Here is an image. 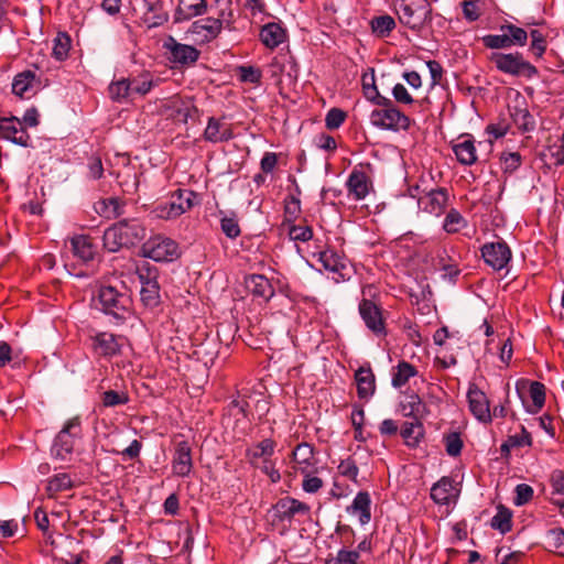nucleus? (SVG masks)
<instances>
[{"mask_svg": "<svg viewBox=\"0 0 564 564\" xmlns=\"http://www.w3.org/2000/svg\"><path fill=\"white\" fill-rule=\"evenodd\" d=\"M453 151L460 164L471 165L477 161L475 143L469 137H460L453 144Z\"/></svg>", "mask_w": 564, "mask_h": 564, "instance_id": "29", "label": "nucleus"}, {"mask_svg": "<svg viewBox=\"0 0 564 564\" xmlns=\"http://www.w3.org/2000/svg\"><path fill=\"white\" fill-rule=\"evenodd\" d=\"M467 221L462 214L456 209H451L444 219L443 229L448 234L458 232L462 228L466 227Z\"/></svg>", "mask_w": 564, "mask_h": 564, "instance_id": "46", "label": "nucleus"}, {"mask_svg": "<svg viewBox=\"0 0 564 564\" xmlns=\"http://www.w3.org/2000/svg\"><path fill=\"white\" fill-rule=\"evenodd\" d=\"M0 135L18 145H29L30 135L17 117H0Z\"/></svg>", "mask_w": 564, "mask_h": 564, "instance_id": "14", "label": "nucleus"}, {"mask_svg": "<svg viewBox=\"0 0 564 564\" xmlns=\"http://www.w3.org/2000/svg\"><path fill=\"white\" fill-rule=\"evenodd\" d=\"M361 84L365 97L375 105L379 102L380 98H386L384 96H381L380 93L378 91L373 69H370L369 73H365L362 75Z\"/></svg>", "mask_w": 564, "mask_h": 564, "instance_id": "43", "label": "nucleus"}, {"mask_svg": "<svg viewBox=\"0 0 564 564\" xmlns=\"http://www.w3.org/2000/svg\"><path fill=\"white\" fill-rule=\"evenodd\" d=\"M355 380L360 399H368L375 393V375L370 367H360L355 373Z\"/></svg>", "mask_w": 564, "mask_h": 564, "instance_id": "28", "label": "nucleus"}, {"mask_svg": "<svg viewBox=\"0 0 564 564\" xmlns=\"http://www.w3.org/2000/svg\"><path fill=\"white\" fill-rule=\"evenodd\" d=\"M219 215L221 231L226 235V237L230 239L237 238L241 230L236 214H226L224 212H219Z\"/></svg>", "mask_w": 564, "mask_h": 564, "instance_id": "45", "label": "nucleus"}, {"mask_svg": "<svg viewBox=\"0 0 564 564\" xmlns=\"http://www.w3.org/2000/svg\"><path fill=\"white\" fill-rule=\"evenodd\" d=\"M153 78L150 74H142L138 77L129 79L132 99L134 96H144L153 87Z\"/></svg>", "mask_w": 564, "mask_h": 564, "instance_id": "44", "label": "nucleus"}, {"mask_svg": "<svg viewBox=\"0 0 564 564\" xmlns=\"http://www.w3.org/2000/svg\"><path fill=\"white\" fill-rule=\"evenodd\" d=\"M469 410L481 423L491 422V410L489 400L484 391L476 384H470L467 392Z\"/></svg>", "mask_w": 564, "mask_h": 564, "instance_id": "13", "label": "nucleus"}, {"mask_svg": "<svg viewBox=\"0 0 564 564\" xmlns=\"http://www.w3.org/2000/svg\"><path fill=\"white\" fill-rule=\"evenodd\" d=\"M109 94L110 97L116 101L132 99L129 79L123 78L115 83H111L109 86Z\"/></svg>", "mask_w": 564, "mask_h": 564, "instance_id": "49", "label": "nucleus"}, {"mask_svg": "<svg viewBox=\"0 0 564 564\" xmlns=\"http://www.w3.org/2000/svg\"><path fill=\"white\" fill-rule=\"evenodd\" d=\"M359 313L366 326L376 335L384 334V323L380 308L370 300L359 303Z\"/></svg>", "mask_w": 564, "mask_h": 564, "instance_id": "19", "label": "nucleus"}, {"mask_svg": "<svg viewBox=\"0 0 564 564\" xmlns=\"http://www.w3.org/2000/svg\"><path fill=\"white\" fill-rule=\"evenodd\" d=\"M392 96L397 102L402 105H412L414 102L413 97L402 84H395L393 86Z\"/></svg>", "mask_w": 564, "mask_h": 564, "instance_id": "62", "label": "nucleus"}, {"mask_svg": "<svg viewBox=\"0 0 564 564\" xmlns=\"http://www.w3.org/2000/svg\"><path fill=\"white\" fill-rule=\"evenodd\" d=\"M169 116L177 122L186 123L192 112L195 110L193 102L189 99H182L178 97L171 98L166 105Z\"/></svg>", "mask_w": 564, "mask_h": 564, "instance_id": "26", "label": "nucleus"}, {"mask_svg": "<svg viewBox=\"0 0 564 564\" xmlns=\"http://www.w3.org/2000/svg\"><path fill=\"white\" fill-rule=\"evenodd\" d=\"M346 187L349 196L362 200L372 189V182L366 171L355 167L347 178Z\"/></svg>", "mask_w": 564, "mask_h": 564, "instance_id": "15", "label": "nucleus"}, {"mask_svg": "<svg viewBox=\"0 0 564 564\" xmlns=\"http://www.w3.org/2000/svg\"><path fill=\"white\" fill-rule=\"evenodd\" d=\"M530 36L532 40L531 46H532L534 54H536L538 56H541L545 52V48H546V42H545V37H544L543 33L540 32L539 30H532L530 32Z\"/></svg>", "mask_w": 564, "mask_h": 564, "instance_id": "63", "label": "nucleus"}, {"mask_svg": "<svg viewBox=\"0 0 564 564\" xmlns=\"http://www.w3.org/2000/svg\"><path fill=\"white\" fill-rule=\"evenodd\" d=\"M35 82V74L31 70H25L18 74L12 83V91L20 97H30L33 91V84Z\"/></svg>", "mask_w": 564, "mask_h": 564, "instance_id": "37", "label": "nucleus"}, {"mask_svg": "<svg viewBox=\"0 0 564 564\" xmlns=\"http://www.w3.org/2000/svg\"><path fill=\"white\" fill-rule=\"evenodd\" d=\"M285 32L278 23H268L260 31V40L268 48H275L284 42Z\"/></svg>", "mask_w": 564, "mask_h": 564, "instance_id": "33", "label": "nucleus"}, {"mask_svg": "<svg viewBox=\"0 0 564 564\" xmlns=\"http://www.w3.org/2000/svg\"><path fill=\"white\" fill-rule=\"evenodd\" d=\"M490 61L498 70L508 75L532 78L538 74L536 67L520 53H492Z\"/></svg>", "mask_w": 564, "mask_h": 564, "instance_id": "4", "label": "nucleus"}, {"mask_svg": "<svg viewBox=\"0 0 564 564\" xmlns=\"http://www.w3.org/2000/svg\"><path fill=\"white\" fill-rule=\"evenodd\" d=\"M234 138L231 126L220 119L214 117L208 119L207 127L204 131V139L212 143H220L229 141Z\"/></svg>", "mask_w": 564, "mask_h": 564, "instance_id": "24", "label": "nucleus"}, {"mask_svg": "<svg viewBox=\"0 0 564 564\" xmlns=\"http://www.w3.org/2000/svg\"><path fill=\"white\" fill-rule=\"evenodd\" d=\"M293 462L296 469L303 474H313L316 469V460L314 457V448L308 443L299 444L292 453Z\"/></svg>", "mask_w": 564, "mask_h": 564, "instance_id": "22", "label": "nucleus"}, {"mask_svg": "<svg viewBox=\"0 0 564 564\" xmlns=\"http://www.w3.org/2000/svg\"><path fill=\"white\" fill-rule=\"evenodd\" d=\"M310 506L291 497L280 499L273 506L274 517L281 522H291L297 514H308Z\"/></svg>", "mask_w": 564, "mask_h": 564, "instance_id": "16", "label": "nucleus"}, {"mask_svg": "<svg viewBox=\"0 0 564 564\" xmlns=\"http://www.w3.org/2000/svg\"><path fill=\"white\" fill-rule=\"evenodd\" d=\"M401 435L408 446L415 447L424 435L423 424L420 420L405 422L402 426Z\"/></svg>", "mask_w": 564, "mask_h": 564, "instance_id": "39", "label": "nucleus"}, {"mask_svg": "<svg viewBox=\"0 0 564 564\" xmlns=\"http://www.w3.org/2000/svg\"><path fill=\"white\" fill-rule=\"evenodd\" d=\"M143 254L156 262H172L180 258L181 251L175 240L155 236L143 245Z\"/></svg>", "mask_w": 564, "mask_h": 564, "instance_id": "6", "label": "nucleus"}, {"mask_svg": "<svg viewBox=\"0 0 564 564\" xmlns=\"http://www.w3.org/2000/svg\"><path fill=\"white\" fill-rule=\"evenodd\" d=\"M346 119V113L338 109V108H332L325 118V123L328 129H337L339 128Z\"/></svg>", "mask_w": 564, "mask_h": 564, "instance_id": "58", "label": "nucleus"}, {"mask_svg": "<svg viewBox=\"0 0 564 564\" xmlns=\"http://www.w3.org/2000/svg\"><path fill=\"white\" fill-rule=\"evenodd\" d=\"M500 30L507 32L511 46H524L527 44L528 33L524 29L513 24H505L501 25Z\"/></svg>", "mask_w": 564, "mask_h": 564, "instance_id": "50", "label": "nucleus"}, {"mask_svg": "<svg viewBox=\"0 0 564 564\" xmlns=\"http://www.w3.org/2000/svg\"><path fill=\"white\" fill-rule=\"evenodd\" d=\"M519 397L523 400V393L529 392L532 405L528 408L531 413H536L542 409L545 402V387L539 381L519 380L516 384Z\"/></svg>", "mask_w": 564, "mask_h": 564, "instance_id": "17", "label": "nucleus"}, {"mask_svg": "<svg viewBox=\"0 0 564 564\" xmlns=\"http://www.w3.org/2000/svg\"><path fill=\"white\" fill-rule=\"evenodd\" d=\"M512 120L518 129L522 131H531L534 129V119L525 108H514L511 112Z\"/></svg>", "mask_w": 564, "mask_h": 564, "instance_id": "47", "label": "nucleus"}, {"mask_svg": "<svg viewBox=\"0 0 564 564\" xmlns=\"http://www.w3.org/2000/svg\"><path fill=\"white\" fill-rule=\"evenodd\" d=\"M208 11L207 0H178L175 10V21H188L196 17H202Z\"/></svg>", "mask_w": 564, "mask_h": 564, "instance_id": "23", "label": "nucleus"}, {"mask_svg": "<svg viewBox=\"0 0 564 564\" xmlns=\"http://www.w3.org/2000/svg\"><path fill=\"white\" fill-rule=\"evenodd\" d=\"M217 8V15L221 17V20L227 23H234V10L231 0H214Z\"/></svg>", "mask_w": 564, "mask_h": 564, "instance_id": "57", "label": "nucleus"}, {"mask_svg": "<svg viewBox=\"0 0 564 564\" xmlns=\"http://www.w3.org/2000/svg\"><path fill=\"white\" fill-rule=\"evenodd\" d=\"M319 261L325 270L338 273L343 279L347 275V262L333 250H325L319 253Z\"/></svg>", "mask_w": 564, "mask_h": 564, "instance_id": "32", "label": "nucleus"}, {"mask_svg": "<svg viewBox=\"0 0 564 564\" xmlns=\"http://www.w3.org/2000/svg\"><path fill=\"white\" fill-rule=\"evenodd\" d=\"M72 250L76 258L83 262H88L94 259L96 248L90 242L87 236H75L70 239Z\"/></svg>", "mask_w": 564, "mask_h": 564, "instance_id": "34", "label": "nucleus"}, {"mask_svg": "<svg viewBox=\"0 0 564 564\" xmlns=\"http://www.w3.org/2000/svg\"><path fill=\"white\" fill-rule=\"evenodd\" d=\"M371 499L367 491H360L356 495L352 503L347 508V511L358 517L361 524H367L371 519Z\"/></svg>", "mask_w": 564, "mask_h": 564, "instance_id": "27", "label": "nucleus"}, {"mask_svg": "<svg viewBox=\"0 0 564 564\" xmlns=\"http://www.w3.org/2000/svg\"><path fill=\"white\" fill-rule=\"evenodd\" d=\"M147 6V12L144 13V21L150 28H155L164 24L169 15L163 10L162 4L159 0H143Z\"/></svg>", "mask_w": 564, "mask_h": 564, "instance_id": "36", "label": "nucleus"}, {"mask_svg": "<svg viewBox=\"0 0 564 564\" xmlns=\"http://www.w3.org/2000/svg\"><path fill=\"white\" fill-rule=\"evenodd\" d=\"M72 46L70 36L67 33L59 32L53 40L52 55L57 61L67 58Z\"/></svg>", "mask_w": 564, "mask_h": 564, "instance_id": "42", "label": "nucleus"}, {"mask_svg": "<svg viewBox=\"0 0 564 564\" xmlns=\"http://www.w3.org/2000/svg\"><path fill=\"white\" fill-rule=\"evenodd\" d=\"M231 29L232 23H227L217 18H204L193 22L187 31L191 39L197 44H206L218 37L221 30Z\"/></svg>", "mask_w": 564, "mask_h": 564, "instance_id": "7", "label": "nucleus"}, {"mask_svg": "<svg viewBox=\"0 0 564 564\" xmlns=\"http://www.w3.org/2000/svg\"><path fill=\"white\" fill-rule=\"evenodd\" d=\"M90 338L95 354L106 358L120 355L128 345L126 337L109 332L96 333Z\"/></svg>", "mask_w": 564, "mask_h": 564, "instance_id": "10", "label": "nucleus"}, {"mask_svg": "<svg viewBox=\"0 0 564 564\" xmlns=\"http://www.w3.org/2000/svg\"><path fill=\"white\" fill-rule=\"evenodd\" d=\"M417 375L416 368L408 361H400L392 371L391 383L394 388H401Z\"/></svg>", "mask_w": 564, "mask_h": 564, "instance_id": "38", "label": "nucleus"}, {"mask_svg": "<svg viewBox=\"0 0 564 564\" xmlns=\"http://www.w3.org/2000/svg\"><path fill=\"white\" fill-rule=\"evenodd\" d=\"M246 286L252 295L265 301H269L274 294V290L270 281L261 274H252L248 276L246 279Z\"/></svg>", "mask_w": 564, "mask_h": 564, "instance_id": "30", "label": "nucleus"}, {"mask_svg": "<svg viewBox=\"0 0 564 564\" xmlns=\"http://www.w3.org/2000/svg\"><path fill=\"white\" fill-rule=\"evenodd\" d=\"M411 195L413 197H417V206L420 210L434 215L436 217L441 216L446 207L448 195L446 189L444 188H431L420 189V186H415L411 189Z\"/></svg>", "mask_w": 564, "mask_h": 564, "instance_id": "8", "label": "nucleus"}, {"mask_svg": "<svg viewBox=\"0 0 564 564\" xmlns=\"http://www.w3.org/2000/svg\"><path fill=\"white\" fill-rule=\"evenodd\" d=\"M74 486L75 481L69 474L59 473L48 479L46 491L50 497H53L58 492L72 489Z\"/></svg>", "mask_w": 564, "mask_h": 564, "instance_id": "40", "label": "nucleus"}, {"mask_svg": "<svg viewBox=\"0 0 564 564\" xmlns=\"http://www.w3.org/2000/svg\"><path fill=\"white\" fill-rule=\"evenodd\" d=\"M338 471L341 476H345L355 482L357 481L359 469L354 459L347 458L341 460L338 465Z\"/></svg>", "mask_w": 564, "mask_h": 564, "instance_id": "60", "label": "nucleus"}, {"mask_svg": "<svg viewBox=\"0 0 564 564\" xmlns=\"http://www.w3.org/2000/svg\"><path fill=\"white\" fill-rule=\"evenodd\" d=\"M459 495V489L449 477H442L431 488V498L437 505H449L454 502Z\"/></svg>", "mask_w": 564, "mask_h": 564, "instance_id": "20", "label": "nucleus"}, {"mask_svg": "<svg viewBox=\"0 0 564 564\" xmlns=\"http://www.w3.org/2000/svg\"><path fill=\"white\" fill-rule=\"evenodd\" d=\"M129 402V397L124 391L108 390L102 393V403L105 406L123 405Z\"/></svg>", "mask_w": 564, "mask_h": 564, "instance_id": "54", "label": "nucleus"}, {"mask_svg": "<svg viewBox=\"0 0 564 564\" xmlns=\"http://www.w3.org/2000/svg\"><path fill=\"white\" fill-rule=\"evenodd\" d=\"M164 47L169 53V61L181 66L193 65L200 54L196 47L178 43L173 37L164 43Z\"/></svg>", "mask_w": 564, "mask_h": 564, "instance_id": "12", "label": "nucleus"}, {"mask_svg": "<svg viewBox=\"0 0 564 564\" xmlns=\"http://www.w3.org/2000/svg\"><path fill=\"white\" fill-rule=\"evenodd\" d=\"M359 552L350 550H340L335 557L334 564H360Z\"/></svg>", "mask_w": 564, "mask_h": 564, "instance_id": "64", "label": "nucleus"}, {"mask_svg": "<svg viewBox=\"0 0 564 564\" xmlns=\"http://www.w3.org/2000/svg\"><path fill=\"white\" fill-rule=\"evenodd\" d=\"M139 279L141 282L140 296L142 303L148 307H154L160 302V286L156 281V275L151 271L147 273L140 272Z\"/></svg>", "mask_w": 564, "mask_h": 564, "instance_id": "21", "label": "nucleus"}, {"mask_svg": "<svg viewBox=\"0 0 564 564\" xmlns=\"http://www.w3.org/2000/svg\"><path fill=\"white\" fill-rule=\"evenodd\" d=\"M80 421L78 417L69 419L55 437L52 455L56 459L66 460L73 453L75 437L79 434Z\"/></svg>", "mask_w": 564, "mask_h": 564, "instance_id": "9", "label": "nucleus"}, {"mask_svg": "<svg viewBox=\"0 0 564 564\" xmlns=\"http://www.w3.org/2000/svg\"><path fill=\"white\" fill-rule=\"evenodd\" d=\"M482 43L486 47L491 50H501L511 47L507 32L502 31V34H488L482 36Z\"/></svg>", "mask_w": 564, "mask_h": 564, "instance_id": "53", "label": "nucleus"}, {"mask_svg": "<svg viewBox=\"0 0 564 564\" xmlns=\"http://www.w3.org/2000/svg\"><path fill=\"white\" fill-rule=\"evenodd\" d=\"M369 116L370 123L387 131H406L410 128V118L400 111L389 98H380Z\"/></svg>", "mask_w": 564, "mask_h": 564, "instance_id": "1", "label": "nucleus"}, {"mask_svg": "<svg viewBox=\"0 0 564 564\" xmlns=\"http://www.w3.org/2000/svg\"><path fill=\"white\" fill-rule=\"evenodd\" d=\"M491 527L494 529L499 530L501 533H507L511 530V512L500 507L498 508L497 513L494 516L491 520Z\"/></svg>", "mask_w": 564, "mask_h": 564, "instance_id": "51", "label": "nucleus"}, {"mask_svg": "<svg viewBox=\"0 0 564 564\" xmlns=\"http://www.w3.org/2000/svg\"><path fill=\"white\" fill-rule=\"evenodd\" d=\"M115 225L122 232L128 247L134 246L145 237V228L138 219H123Z\"/></svg>", "mask_w": 564, "mask_h": 564, "instance_id": "25", "label": "nucleus"}, {"mask_svg": "<svg viewBox=\"0 0 564 564\" xmlns=\"http://www.w3.org/2000/svg\"><path fill=\"white\" fill-rule=\"evenodd\" d=\"M446 453L449 456H458L463 448V442L459 434L451 433L445 437Z\"/></svg>", "mask_w": 564, "mask_h": 564, "instance_id": "59", "label": "nucleus"}, {"mask_svg": "<svg viewBox=\"0 0 564 564\" xmlns=\"http://www.w3.org/2000/svg\"><path fill=\"white\" fill-rule=\"evenodd\" d=\"M101 310L113 316L117 322L124 321L130 314L131 300L127 293L119 292L116 288L104 285L98 293Z\"/></svg>", "mask_w": 564, "mask_h": 564, "instance_id": "3", "label": "nucleus"}, {"mask_svg": "<svg viewBox=\"0 0 564 564\" xmlns=\"http://www.w3.org/2000/svg\"><path fill=\"white\" fill-rule=\"evenodd\" d=\"M545 542L547 547L561 555H564V530L561 528L551 529L546 532Z\"/></svg>", "mask_w": 564, "mask_h": 564, "instance_id": "48", "label": "nucleus"}, {"mask_svg": "<svg viewBox=\"0 0 564 564\" xmlns=\"http://www.w3.org/2000/svg\"><path fill=\"white\" fill-rule=\"evenodd\" d=\"M102 239L105 248L110 252H117L119 249L128 247L123 240L122 232L116 227V225L106 229Z\"/></svg>", "mask_w": 564, "mask_h": 564, "instance_id": "41", "label": "nucleus"}, {"mask_svg": "<svg viewBox=\"0 0 564 564\" xmlns=\"http://www.w3.org/2000/svg\"><path fill=\"white\" fill-rule=\"evenodd\" d=\"M395 26V22L390 15H380L371 21L372 31L379 36H387Z\"/></svg>", "mask_w": 564, "mask_h": 564, "instance_id": "52", "label": "nucleus"}, {"mask_svg": "<svg viewBox=\"0 0 564 564\" xmlns=\"http://www.w3.org/2000/svg\"><path fill=\"white\" fill-rule=\"evenodd\" d=\"M197 194L189 189H177L169 202L162 203L152 209L153 217L172 220L188 212L197 204Z\"/></svg>", "mask_w": 564, "mask_h": 564, "instance_id": "2", "label": "nucleus"}, {"mask_svg": "<svg viewBox=\"0 0 564 564\" xmlns=\"http://www.w3.org/2000/svg\"><path fill=\"white\" fill-rule=\"evenodd\" d=\"M427 0H400L397 9L399 20L412 30H420L431 15Z\"/></svg>", "mask_w": 564, "mask_h": 564, "instance_id": "5", "label": "nucleus"}, {"mask_svg": "<svg viewBox=\"0 0 564 564\" xmlns=\"http://www.w3.org/2000/svg\"><path fill=\"white\" fill-rule=\"evenodd\" d=\"M514 505L523 506L528 503L533 497V489L527 484H520L516 487Z\"/></svg>", "mask_w": 564, "mask_h": 564, "instance_id": "61", "label": "nucleus"}, {"mask_svg": "<svg viewBox=\"0 0 564 564\" xmlns=\"http://www.w3.org/2000/svg\"><path fill=\"white\" fill-rule=\"evenodd\" d=\"M289 237L293 241H302L306 242L312 239L313 231L308 226L301 225H290L289 226Z\"/></svg>", "mask_w": 564, "mask_h": 564, "instance_id": "55", "label": "nucleus"}, {"mask_svg": "<svg viewBox=\"0 0 564 564\" xmlns=\"http://www.w3.org/2000/svg\"><path fill=\"white\" fill-rule=\"evenodd\" d=\"M480 251L485 262L496 271L505 269L512 257L511 250L505 241L487 242Z\"/></svg>", "mask_w": 564, "mask_h": 564, "instance_id": "11", "label": "nucleus"}, {"mask_svg": "<svg viewBox=\"0 0 564 564\" xmlns=\"http://www.w3.org/2000/svg\"><path fill=\"white\" fill-rule=\"evenodd\" d=\"M275 449V442L271 438H265L258 444L249 447L246 452V456L249 463L253 466L258 464V460H268L271 458Z\"/></svg>", "mask_w": 564, "mask_h": 564, "instance_id": "31", "label": "nucleus"}, {"mask_svg": "<svg viewBox=\"0 0 564 564\" xmlns=\"http://www.w3.org/2000/svg\"><path fill=\"white\" fill-rule=\"evenodd\" d=\"M549 154L553 164H564V132L558 141L549 147Z\"/></svg>", "mask_w": 564, "mask_h": 564, "instance_id": "56", "label": "nucleus"}, {"mask_svg": "<svg viewBox=\"0 0 564 564\" xmlns=\"http://www.w3.org/2000/svg\"><path fill=\"white\" fill-rule=\"evenodd\" d=\"M401 410L404 416L420 420L426 414V405L416 393H411L401 402Z\"/></svg>", "mask_w": 564, "mask_h": 564, "instance_id": "35", "label": "nucleus"}, {"mask_svg": "<svg viewBox=\"0 0 564 564\" xmlns=\"http://www.w3.org/2000/svg\"><path fill=\"white\" fill-rule=\"evenodd\" d=\"M192 469V448L186 441L178 442L173 454L172 471L175 476L187 477Z\"/></svg>", "mask_w": 564, "mask_h": 564, "instance_id": "18", "label": "nucleus"}]
</instances>
